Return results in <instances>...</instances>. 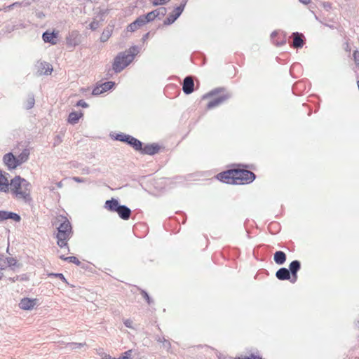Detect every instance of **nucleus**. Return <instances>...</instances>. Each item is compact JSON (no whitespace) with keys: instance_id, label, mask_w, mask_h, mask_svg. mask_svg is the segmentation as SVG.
<instances>
[{"instance_id":"f257e3e1","label":"nucleus","mask_w":359,"mask_h":359,"mask_svg":"<svg viewBox=\"0 0 359 359\" xmlns=\"http://www.w3.org/2000/svg\"><path fill=\"white\" fill-rule=\"evenodd\" d=\"M239 168L227 170L219 172L216 177L223 183L229 184H247L256 179V175L246 170L248 166L244 164L238 165Z\"/></svg>"},{"instance_id":"f03ea898","label":"nucleus","mask_w":359,"mask_h":359,"mask_svg":"<svg viewBox=\"0 0 359 359\" xmlns=\"http://www.w3.org/2000/svg\"><path fill=\"white\" fill-rule=\"evenodd\" d=\"M140 50L139 46L134 45L128 50L118 53L114 57L112 65V69L114 72L119 73L128 67L140 53Z\"/></svg>"},{"instance_id":"7ed1b4c3","label":"nucleus","mask_w":359,"mask_h":359,"mask_svg":"<svg viewBox=\"0 0 359 359\" xmlns=\"http://www.w3.org/2000/svg\"><path fill=\"white\" fill-rule=\"evenodd\" d=\"M212 97H215L208 102L206 106V109L208 110L214 109L223 104L226 100H229L232 97V95L231 93L227 91L226 88L219 87L214 88L208 93L203 95L202 96V100H205Z\"/></svg>"},{"instance_id":"20e7f679","label":"nucleus","mask_w":359,"mask_h":359,"mask_svg":"<svg viewBox=\"0 0 359 359\" xmlns=\"http://www.w3.org/2000/svg\"><path fill=\"white\" fill-rule=\"evenodd\" d=\"M11 191L18 198H22L25 202H29L32 201L29 191L27 187L30 184L24 178L17 175L11 180Z\"/></svg>"},{"instance_id":"39448f33","label":"nucleus","mask_w":359,"mask_h":359,"mask_svg":"<svg viewBox=\"0 0 359 359\" xmlns=\"http://www.w3.org/2000/svg\"><path fill=\"white\" fill-rule=\"evenodd\" d=\"M104 207L109 212L117 213L123 220H128L130 217L131 210L128 206L120 204L117 198L107 200Z\"/></svg>"},{"instance_id":"423d86ee","label":"nucleus","mask_w":359,"mask_h":359,"mask_svg":"<svg viewBox=\"0 0 359 359\" xmlns=\"http://www.w3.org/2000/svg\"><path fill=\"white\" fill-rule=\"evenodd\" d=\"M187 0H182L180 4L175 7L172 13L163 20L164 26H169L173 24L182 15L187 5Z\"/></svg>"},{"instance_id":"0eeeda50","label":"nucleus","mask_w":359,"mask_h":359,"mask_svg":"<svg viewBox=\"0 0 359 359\" xmlns=\"http://www.w3.org/2000/svg\"><path fill=\"white\" fill-rule=\"evenodd\" d=\"M62 221L57 228V232L55 236L72 238L73 235L72 224L66 217H62Z\"/></svg>"},{"instance_id":"6e6552de","label":"nucleus","mask_w":359,"mask_h":359,"mask_svg":"<svg viewBox=\"0 0 359 359\" xmlns=\"http://www.w3.org/2000/svg\"><path fill=\"white\" fill-rule=\"evenodd\" d=\"M82 36L78 31H72L66 37V45L69 48H74L81 43Z\"/></svg>"},{"instance_id":"1a4fd4ad","label":"nucleus","mask_w":359,"mask_h":359,"mask_svg":"<svg viewBox=\"0 0 359 359\" xmlns=\"http://www.w3.org/2000/svg\"><path fill=\"white\" fill-rule=\"evenodd\" d=\"M167 9L165 7H160L157 9L153 10L144 14V18L147 20L148 23L154 21L155 19H161L166 15Z\"/></svg>"},{"instance_id":"9d476101","label":"nucleus","mask_w":359,"mask_h":359,"mask_svg":"<svg viewBox=\"0 0 359 359\" xmlns=\"http://www.w3.org/2000/svg\"><path fill=\"white\" fill-rule=\"evenodd\" d=\"M3 161L9 170H14L19 166L17 156H15L12 152H8L4 154L3 157Z\"/></svg>"},{"instance_id":"9b49d317","label":"nucleus","mask_w":359,"mask_h":359,"mask_svg":"<svg viewBox=\"0 0 359 359\" xmlns=\"http://www.w3.org/2000/svg\"><path fill=\"white\" fill-rule=\"evenodd\" d=\"M161 150V146L158 143L143 144L140 154L144 155L154 156Z\"/></svg>"},{"instance_id":"f8f14e48","label":"nucleus","mask_w":359,"mask_h":359,"mask_svg":"<svg viewBox=\"0 0 359 359\" xmlns=\"http://www.w3.org/2000/svg\"><path fill=\"white\" fill-rule=\"evenodd\" d=\"M144 18L145 17L144 15H141L137 17L133 22L127 26V31L130 32H134L139 28L147 25L148 22Z\"/></svg>"},{"instance_id":"ddd939ff","label":"nucleus","mask_w":359,"mask_h":359,"mask_svg":"<svg viewBox=\"0 0 359 359\" xmlns=\"http://www.w3.org/2000/svg\"><path fill=\"white\" fill-rule=\"evenodd\" d=\"M36 74L39 76L41 75H50L51 74L53 69L50 64L47 62H37L36 65Z\"/></svg>"},{"instance_id":"4468645a","label":"nucleus","mask_w":359,"mask_h":359,"mask_svg":"<svg viewBox=\"0 0 359 359\" xmlns=\"http://www.w3.org/2000/svg\"><path fill=\"white\" fill-rule=\"evenodd\" d=\"M58 32L46 30L42 34V39L45 43L55 45L57 43Z\"/></svg>"},{"instance_id":"2eb2a0df","label":"nucleus","mask_w":359,"mask_h":359,"mask_svg":"<svg viewBox=\"0 0 359 359\" xmlns=\"http://www.w3.org/2000/svg\"><path fill=\"white\" fill-rule=\"evenodd\" d=\"M37 302L38 299L36 298L24 297L20 300L19 307L22 310L31 311L35 307Z\"/></svg>"},{"instance_id":"dca6fc26","label":"nucleus","mask_w":359,"mask_h":359,"mask_svg":"<svg viewBox=\"0 0 359 359\" xmlns=\"http://www.w3.org/2000/svg\"><path fill=\"white\" fill-rule=\"evenodd\" d=\"M0 261L4 262V264H0V269L4 270L7 266L14 269V267H19L20 264L18 262V260L13 257H4V255L0 254Z\"/></svg>"},{"instance_id":"f3484780","label":"nucleus","mask_w":359,"mask_h":359,"mask_svg":"<svg viewBox=\"0 0 359 359\" xmlns=\"http://www.w3.org/2000/svg\"><path fill=\"white\" fill-rule=\"evenodd\" d=\"M301 262L299 260H293L289 264L288 270L292 275V279L290 282L294 283L297 279V273L301 269Z\"/></svg>"},{"instance_id":"a211bd4d","label":"nucleus","mask_w":359,"mask_h":359,"mask_svg":"<svg viewBox=\"0 0 359 359\" xmlns=\"http://www.w3.org/2000/svg\"><path fill=\"white\" fill-rule=\"evenodd\" d=\"M7 219H11L15 222H20L21 221V217L19 214L13 212L0 210V222Z\"/></svg>"},{"instance_id":"6ab92c4d","label":"nucleus","mask_w":359,"mask_h":359,"mask_svg":"<svg viewBox=\"0 0 359 359\" xmlns=\"http://www.w3.org/2000/svg\"><path fill=\"white\" fill-rule=\"evenodd\" d=\"M182 90L184 94L189 95L194 90V82L191 76H187L182 83Z\"/></svg>"},{"instance_id":"aec40b11","label":"nucleus","mask_w":359,"mask_h":359,"mask_svg":"<svg viewBox=\"0 0 359 359\" xmlns=\"http://www.w3.org/2000/svg\"><path fill=\"white\" fill-rule=\"evenodd\" d=\"M292 37L293 38V42L292 46L294 48H302L305 44V37L302 33L300 32H293L292 34Z\"/></svg>"},{"instance_id":"412c9836","label":"nucleus","mask_w":359,"mask_h":359,"mask_svg":"<svg viewBox=\"0 0 359 359\" xmlns=\"http://www.w3.org/2000/svg\"><path fill=\"white\" fill-rule=\"evenodd\" d=\"M292 275L288 269L282 267L276 272V277L280 280H290L292 279Z\"/></svg>"},{"instance_id":"4be33fe9","label":"nucleus","mask_w":359,"mask_h":359,"mask_svg":"<svg viewBox=\"0 0 359 359\" xmlns=\"http://www.w3.org/2000/svg\"><path fill=\"white\" fill-rule=\"evenodd\" d=\"M8 174L0 169V191L7 193L8 191L9 182L7 178Z\"/></svg>"},{"instance_id":"5701e85b","label":"nucleus","mask_w":359,"mask_h":359,"mask_svg":"<svg viewBox=\"0 0 359 359\" xmlns=\"http://www.w3.org/2000/svg\"><path fill=\"white\" fill-rule=\"evenodd\" d=\"M127 144L140 153L142 149L143 143L132 135H130Z\"/></svg>"},{"instance_id":"b1692460","label":"nucleus","mask_w":359,"mask_h":359,"mask_svg":"<svg viewBox=\"0 0 359 359\" xmlns=\"http://www.w3.org/2000/svg\"><path fill=\"white\" fill-rule=\"evenodd\" d=\"M83 116V113L81 111H73L69 113L67 122L72 125H75L79 121V119Z\"/></svg>"},{"instance_id":"393cba45","label":"nucleus","mask_w":359,"mask_h":359,"mask_svg":"<svg viewBox=\"0 0 359 359\" xmlns=\"http://www.w3.org/2000/svg\"><path fill=\"white\" fill-rule=\"evenodd\" d=\"M278 36V32L276 30L273 31L271 34V40L273 41V43L276 46H281L285 44V43H286V37H285V36L283 35L281 39H280Z\"/></svg>"},{"instance_id":"a878e982","label":"nucleus","mask_w":359,"mask_h":359,"mask_svg":"<svg viewBox=\"0 0 359 359\" xmlns=\"http://www.w3.org/2000/svg\"><path fill=\"white\" fill-rule=\"evenodd\" d=\"M286 259L287 256L283 251H276L273 255V260L278 265H283L286 262Z\"/></svg>"},{"instance_id":"bb28decb","label":"nucleus","mask_w":359,"mask_h":359,"mask_svg":"<svg viewBox=\"0 0 359 359\" xmlns=\"http://www.w3.org/2000/svg\"><path fill=\"white\" fill-rule=\"evenodd\" d=\"M117 359H140V358L136 351L130 349L123 353Z\"/></svg>"},{"instance_id":"cd10ccee","label":"nucleus","mask_w":359,"mask_h":359,"mask_svg":"<svg viewBox=\"0 0 359 359\" xmlns=\"http://www.w3.org/2000/svg\"><path fill=\"white\" fill-rule=\"evenodd\" d=\"M109 12V10L108 8L99 7L95 11V18L101 22H104Z\"/></svg>"},{"instance_id":"c85d7f7f","label":"nucleus","mask_w":359,"mask_h":359,"mask_svg":"<svg viewBox=\"0 0 359 359\" xmlns=\"http://www.w3.org/2000/svg\"><path fill=\"white\" fill-rule=\"evenodd\" d=\"M305 89V83L303 81L296 82L292 86V93L294 95H299Z\"/></svg>"},{"instance_id":"c756f323","label":"nucleus","mask_w":359,"mask_h":359,"mask_svg":"<svg viewBox=\"0 0 359 359\" xmlns=\"http://www.w3.org/2000/svg\"><path fill=\"white\" fill-rule=\"evenodd\" d=\"M29 151L27 149H25L22 151L17 156V160L19 163V165L27 162L29 159Z\"/></svg>"},{"instance_id":"7c9ffc66","label":"nucleus","mask_w":359,"mask_h":359,"mask_svg":"<svg viewBox=\"0 0 359 359\" xmlns=\"http://www.w3.org/2000/svg\"><path fill=\"white\" fill-rule=\"evenodd\" d=\"M55 237L57 238V244L60 248H62L67 247L69 249L67 241L71 238L65 236L63 237L62 236H55Z\"/></svg>"},{"instance_id":"2f4dec72","label":"nucleus","mask_w":359,"mask_h":359,"mask_svg":"<svg viewBox=\"0 0 359 359\" xmlns=\"http://www.w3.org/2000/svg\"><path fill=\"white\" fill-rule=\"evenodd\" d=\"M35 104L34 95L32 93H29L27 96V100L25 103V108L27 110L31 109L34 107Z\"/></svg>"},{"instance_id":"473e14b6","label":"nucleus","mask_w":359,"mask_h":359,"mask_svg":"<svg viewBox=\"0 0 359 359\" xmlns=\"http://www.w3.org/2000/svg\"><path fill=\"white\" fill-rule=\"evenodd\" d=\"M130 135L118 133L114 135V140L127 144Z\"/></svg>"},{"instance_id":"72a5a7b5","label":"nucleus","mask_w":359,"mask_h":359,"mask_svg":"<svg viewBox=\"0 0 359 359\" xmlns=\"http://www.w3.org/2000/svg\"><path fill=\"white\" fill-rule=\"evenodd\" d=\"M111 33H112V29L111 28L107 27L106 29H104V31L102 32L101 36H100V41L101 42H106L109 39V37L111 36Z\"/></svg>"},{"instance_id":"f704fd0d","label":"nucleus","mask_w":359,"mask_h":359,"mask_svg":"<svg viewBox=\"0 0 359 359\" xmlns=\"http://www.w3.org/2000/svg\"><path fill=\"white\" fill-rule=\"evenodd\" d=\"M48 277L49 278H57L61 280L63 283H65L66 285H69V283H68L67 280L65 278V276L62 273H48Z\"/></svg>"},{"instance_id":"c9c22d12","label":"nucleus","mask_w":359,"mask_h":359,"mask_svg":"<svg viewBox=\"0 0 359 359\" xmlns=\"http://www.w3.org/2000/svg\"><path fill=\"white\" fill-rule=\"evenodd\" d=\"M101 86L102 87L103 93H105L107 91L112 90L115 87L116 83L114 81H106V82L102 83Z\"/></svg>"},{"instance_id":"e433bc0d","label":"nucleus","mask_w":359,"mask_h":359,"mask_svg":"<svg viewBox=\"0 0 359 359\" xmlns=\"http://www.w3.org/2000/svg\"><path fill=\"white\" fill-rule=\"evenodd\" d=\"M140 294L149 305L154 303L153 299L149 296L146 290L140 289Z\"/></svg>"},{"instance_id":"4c0bfd02","label":"nucleus","mask_w":359,"mask_h":359,"mask_svg":"<svg viewBox=\"0 0 359 359\" xmlns=\"http://www.w3.org/2000/svg\"><path fill=\"white\" fill-rule=\"evenodd\" d=\"M103 93L101 84H97L93 89L92 94L93 95H99Z\"/></svg>"},{"instance_id":"58836bf2","label":"nucleus","mask_w":359,"mask_h":359,"mask_svg":"<svg viewBox=\"0 0 359 359\" xmlns=\"http://www.w3.org/2000/svg\"><path fill=\"white\" fill-rule=\"evenodd\" d=\"M100 22L101 21L95 18L89 25L90 29L92 30H95L97 28L100 27Z\"/></svg>"},{"instance_id":"ea45409f","label":"nucleus","mask_w":359,"mask_h":359,"mask_svg":"<svg viewBox=\"0 0 359 359\" xmlns=\"http://www.w3.org/2000/svg\"><path fill=\"white\" fill-rule=\"evenodd\" d=\"M67 262L69 263H73V264H76V266H80L81 264V262L75 256L68 257Z\"/></svg>"},{"instance_id":"a19ab883","label":"nucleus","mask_w":359,"mask_h":359,"mask_svg":"<svg viewBox=\"0 0 359 359\" xmlns=\"http://www.w3.org/2000/svg\"><path fill=\"white\" fill-rule=\"evenodd\" d=\"M170 0H152L151 4L154 6H163L168 3Z\"/></svg>"},{"instance_id":"79ce46f5","label":"nucleus","mask_w":359,"mask_h":359,"mask_svg":"<svg viewBox=\"0 0 359 359\" xmlns=\"http://www.w3.org/2000/svg\"><path fill=\"white\" fill-rule=\"evenodd\" d=\"M235 359H262L259 355H255L254 353L250 354L248 356L244 357H236Z\"/></svg>"},{"instance_id":"37998d69","label":"nucleus","mask_w":359,"mask_h":359,"mask_svg":"<svg viewBox=\"0 0 359 359\" xmlns=\"http://www.w3.org/2000/svg\"><path fill=\"white\" fill-rule=\"evenodd\" d=\"M15 29V25H6L4 26L2 29L5 33H11Z\"/></svg>"},{"instance_id":"c03bdc74","label":"nucleus","mask_w":359,"mask_h":359,"mask_svg":"<svg viewBox=\"0 0 359 359\" xmlns=\"http://www.w3.org/2000/svg\"><path fill=\"white\" fill-rule=\"evenodd\" d=\"M320 5L323 7V8L327 11H329L332 9V3L329 2V1H323V2H320Z\"/></svg>"},{"instance_id":"a18cd8bd","label":"nucleus","mask_w":359,"mask_h":359,"mask_svg":"<svg viewBox=\"0 0 359 359\" xmlns=\"http://www.w3.org/2000/svg\"><path fill=\"white\" fill-rule=\"evenodd\" d=\"M353 57L357 66H359V51L355 50L353 53Z\"/></svg>"},{"instance_id":"49530a36","label":"nucleus","mask_w":359,"mask_h":359,"mask_svg":"<svg viewBox=\"0 0 359 359\" xmlns=\"http://www.w3.org/2000/svg\"><path fill=\"white\" fill-rule=\"evenodd\" d=\"M76 107H81L83 108H88L89 107L88 104L83 100H79L76 104Z\"/></svg>"},{"instance_id":"de8ad7c7","label":"nucleus","mask_w":359,"mask_h":359,"mask_svg":"<svg viewBox=\"0 0 359 359\" xmlns=\"http://www.w3.org/2000/svg\"><path fill=\"white\" fill-rule=\"evenodd\" d=\"M62 142V137L60 135H57L54 138L53 147L59 145Z\"/></svg>"},{"instance_id":"09e8293b","label":"nucleus","mask_w":359,"mask_h":359,"mask_svg":"<svg viewBox=\"0 0 359 359\" xmlns=\"http://www.w3.org/2000/svg\"><path fill=\"white\" fill-rule=\"evenodd\" d=\"M85 345V344H82V343H72L70 344V346L72 349H80L83 346Z\"/></svg>"},{"instance_id":"8fccbe9b","label":"nucleus","mask_w":359,"mask_h":359,"mask_svg":"<svg viewBox=\"0 0 359 359\" xmlns=\"http://www.w3.org/2000/svg\"><path fill=\"white\" fill-rule=\"evenodd\" d=\"M72 180L74 182H78V183H81V182H85V180L83 178L79 177H73Z\"/></svg>"},{"instance_id":"3c124183","label":"nucleus","mask_w":359,"mask_h":359,"mask_svg":"<svg viewBox=\"0 0 359 359\" xmlns=\"http://www.w3.org/2000/svg\"><path fill=\"white\" fill-rule=\"evenodd\" d=\"M149 34H150V32H147V33L144 34L142 36V41L143 43H144V42H145V41L149 39Z\"/></svg>"},{"instance_id":"603ef678","label":"nucleus","mask_w":359,"mask_h":359,"mask_svg":"<svg viewBox=\"0 0 359 359\" xmlns=\"http://www.w3.org/2000/svg\"><path fill=\"white\" fill-rule=\"evenodd\" d=\"M22 4V3H19V2H15L12 4H11L10 6H8V8H12L15 6H20Z\"/></svg>"},{"instance_id":"864d4df0","label":"nucleus","mask_w":359,"mask_h":359,"mask_svg":"<svg viewBox=\"0 0 359 359\" xmlns=\"http://www.w3.org/2000/svg\"><path fill=\"white\" fill-rule=\"evenodd\" d=\"M163 345L166 347H170V342L168 340H166L165 339L163 338Z\"/></svg>"},{"instance_id":"5fc2aeb1","label":"nucleus","mask_w":359,"mask_h":359,"mask_svg":"<svg viewBox=\"0 0 359 359\" xmlns=\"http://www.w3.org/2000/svg\"><path fill=\"white\" fill-rule=\"evenodd\" d=\"M19 278V276H16L15 277H13V278H9V280L12 283H14L15 281H17Z\"/></svg>"},{"instance_id":"6e6d98bb","label":"nucleus","mask_w":359,"mask_h":359,"mask_svg":"<svg viewBox=\"0 0 359 359\" xmlns=\"http://www.w3.org/2000/svg\"><path fill=\"white\" fill-rule=\"evenodd\" d=\"M36 16L39 18H43L45 17V14L43 12H39L36 13Z\"/></svg>"},{"instance_id":"4d7b16f0","label":"nucleus","mask_w":359,"mask_h":359,"mask_svg":"<svg viewBox=\"0 0 359 359\" xmlns=\"http://www.w3.org/2000/svg\"><path fill=\"white\" fill-rule=\"evenodd\" d=\"M302 4L308 5L311 3V0H299Z\"/></svg>"},{"instance_id":"13d9d810","label":"nucleus","mask_w":359,"mask_h":359,"mask_svg":"<svg viewBox=\"0 0 359 359\" xmlns=\"http://www.w3.org/2000/svg\"><path fill=\"white\" fill-rule=\"evenodd\" d=\"M80 266H81V269H86V270L88 268V265L86 264H82L81 263V264Z\"/></svg>"},{"instance_id":"bf43d9fd","label":"nucleus","mask_w":359,"mask_h":359,"mask_svg":"<svg viewBox=\"0 0 359 359\" xmlns=\"http://www.w3.org/2000/svg\"><path fill=\"white\" fill-rule=\"evenodd\" d=\"M124 325L127 327H130V323L129 321V320H127L124 322Z\"/></svg>"},{"instance_id":"052dcab7","label":"nucleus","mask_w":359,"mask_h":359,"mask_svg":"<svg viewBox=\"0 0 359 359\" xmlns=\"http://www.w3.org/2000/svg\"><path fill=\"white\" fill-rule=\"evenodd\" d=\"M67 257H65V255H62L60 256V259H62V260H64V261H67Z\"/></svg>"},{"instance_id":"680f3d73","label":"nucleus","mask_w":359,"mask_h":359,"mask_svg":"<svg viewBox=\"0 0 359 359\" xmlns=\"http://www.w3.org/2000/svg\"><path fill=\"white\" fill-rule=\"evenodd\" d=\"M299 64H294V65H292V67H291V68H290V74H292V69H293L295 67H297V66H299Z\"/></svg>"},{"instance_id":"e2e57ef3","label":"nucleus","mask_w":359,"mask_h":359,"mask_svg":"<svg viewBox=\"0 0 359 359\" xmlns=\"http://www.w3.org/2000/svg\"><path fill=\"white\" fill-rule=\"evenodd\" d=\"M104 359H117L116 358H112L111 356H110L109 355H105V358H104Z\"/></svg>"},{"instance_id":"0e129e2a","label":"nucleus","mask_w":359,"mask_h":359,"mask_svg":"<svg viewBox=\"0 0 359 359\" xmlns=\"http://www.w3.org/2000/svg\"><path fill=\"white\" fill-rule=\"evenodd\" d=\"M110 72H111V69L109 68V70H108V72H107V76L108 77H110V76H112V74H111V73H110Z\"/></svg>"},{"instance_id":"69168bd1","label":"nucleus","mask_w":359,"mask_h":359,"mask_svg":"<svg viewBox=\"0 0 359 359\" xmlns=\"http://www.w3.org/2000/svg\"><path fill=\"white\" fill-rule=\"evenodd\" d=\"M57 187L61 188V187H62V182H57Z\"/></svg>"},{"instance_id":"338daca9","label":"nucleus","mask_w":359,"mask_h":359,"mask_svg":"<svg viewBox=\"0 0 359 359\" xmlns=\"http://www.w3.org/2000/svg\"><path fill=\"white\" fill-rule=\"evenodd\" d=\"M355 325L359 327V320H357V322L355 323Z\"/></svg>"},{"instance_id":"774afa93","label":"nucleus","mask_w":359,"mask_h":359,"mask_svg":"<svg viewBox=\"0 0 359 359\" xmlns=\"http://www.w3.org/2000/svg\"><path fill=\"white\" fill-rule=\"evenodd\" d=\"M309 8H310V9H311V8H315V6H313L312 4H311V5H310V6H309Z\"/></svg>"}]
</instances>
